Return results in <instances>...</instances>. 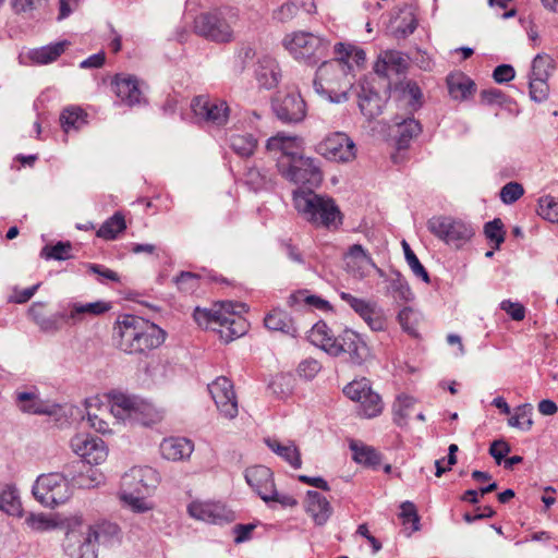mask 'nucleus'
Returning a JSON list of instances; mask_svg holds the SVG:
<instances>
[{"label": "nucleus", "instance_id": "obj_1", "mask_svg": "<svg viewBox=\"0 0 558 558\" xmlns=\"http://www.w3.org/2000/svg\"><path fill=\"white\" fill-rule=\"evenodd\" d=\"M118 348L128 354L146 355L166 340V331L142 317L125 315L114 328Z\"/></svg>", "mask_w": 558, "mask_h": 558}, {"label": "nucleus", "instance_id": "obj_2", "mask_svg": "<svg viewBox=\"0 0 558 558\" xmlns=\"http://www.w3.org/2000/svg\"><path fill=\"white\" fill-rule=\"evenodd\" d=\"M307 339L329 355L347 354L349 362L353 365H362L369 357L367 344L355 331L345 329L335 337L323 320L311 328Z\"/></svg>", "mask_w": 558, "mask_h": 558}, {"label": "nucleus", "instance_id": "obj_3", "mask_svg": "<svg viewBox=\"0 0 558 558\" xmlns=\"http://www.w3.org/2000/svg\"><path fill=\"white\" fill-rule=\"evenodd\" d=\"M352 66L343 57L324 61L316 71L314 89L330 102L341 104L348 100V93L353 86Z\"/></svg>", "mask_w": 558, "mask_h": 558}, {"label": "nucleus", "instance_id": "obj_4", "mask_svg": "<svg viewBox=\"0 0 558 558\" xmlns=\"http://www.w3.org/2000/svg\"><path fill=\"white\" fill-rule=\"evenodd\" d=\"M293 205L304 220L317 228L338 229L342 225L339 207L327 195L316 194L313 190H295Z\"/></svg>", "mask_w": 558, "mask_h": 558}, {"label": "nucleus", "instance_id": "obj_5", "mask_svg": "<svg viewBox=\"0 0 558 558\" xmlns=\"http://www.w3.org/2000/svg\"><path fill=\"white\" fill-rule=\"evenodd\" d=\"M120 529L109 521L97 522L88 527L86 534L70 532L66 534L64 550L70 558H97L96 544L109 546L119 541Z\"/></svg>", "mask_w": 558, "mask_h": 558}, {"label": "nucleus", "instance_id": "obj_6", "mask_svg": "<svg viewBox=\"0 0 558 558\" xmlns=\"http://www.w3.org/2000/svg\"><path fill=\"white\" fill-rule=\"evenodd\" d=\"M239 12L231 7H221L201 13L194 20V32L207 40L225 44L233 40V27Z\"/></svg>", "mask_w": 558, "mask_h": 558}, {"label": "nucleus", "instance_id": "obj_7", "mask_svg": "<svg viewBox=\"0 0 558 558\" xmlns=\"http://www.w3.org/2000/svg\"><path fill=\"white\" fill-rule=\"evenodd\" d=\"M290 54L307 65H315L328 56L329 40L308 32H294L283 38Z\"/></svg>", "mask_w": 558, "mask_h": 558}, {"label": "nucleus", "instance_id": "obj_8", "mask_svg": "<svg viewBox=\"0 0 558 558\" xmlns=\"http://www.w3.org/2000/svg\"><path fill=\"white\" fill-rule=\"evenodd\" d=\"M428 231L449 246L461 248L475 234L474 228L451 216H434L427 221Z\"/></svg>", "mask_w": 558, "mask_h": 558}, {"label": "nucleus", "instance_id": "obj_9", "mask_svg": "<svg viewBox=\"0 0 558 558\" xmlns=\"http://www.w3.org/2000/svg\"><path fill=\"white\" fill-rule=\"evenodd\" d=\"M33 494L46 507L53 508L68 501L72 495V488L65 469L62 473L52 472L38 476L33 486Z\"/></svg>", "mask_w": 558, "mask_h": 558}, {"label": "nucleus", "instance_id": "obj_10", "mask_svg": "<svg viewBox=\"0 0 558 558\" xmlns=\"http://www.w3.org/2000/svg\"><path fill=\"white\" fill-rule=\"evenodd\" d=\"M278 171L287 180L305 185V190H312L323 181V173L317 160L303 155L292 160H280Z\"/></svg>", "mask_w": 558, "mask_h": 558}, {"label": "nucleus", "instance_id": "obj_11", "mask_svg": "<svg viewBox=\"0 0 558 558\" xmlns=\"http://www.w3.org/2000/svg\"><path fill=\"white\" fill-rule=\"evenodd\" d=\"M221 307L223 312L222 319L218 324V332L220 338L228 343L246 333L247 323L241 314L246 312L247 308L244 303H234L232 301L221 302Z\"/></svg>", "mask_w": 558, "mask_h": 558}, {"label": "nucleus", "instance_id": "obj_12", "mask_svg": "<svg viewBox=\"0 0 558 558\" xmlns=\"http://www.w3.org/2000/svg\"><path fill=\"white\" fill-rule=\"evenodd\" d=\"M316 153L330 161L349 162L356 156L354 142L343 132L327 135L316 145Z\"/></svg>", "mask_w": 558, "mask_h": 558}, {"label": "nucleus", "instance_id": "obj_13", "mask_svg": "<svg viewBox=\"0 0 558 558\" xmlns=\"http://www.w3.org/2000/svg\"><path fill=\"white\" fill-rule=\"evenodd\" d=\"M192 111L199 121L223 126L228 122L230 108L226 101L199 95L191 102Z\"/></svg>", "mask_w": 558, "mask_h": 558}, {"label": "nucleus", "instance_id": "obj_14", "mask_svg": "<svg viewBox=\"0 0 558 558\" xmlns=\"http://www.w3.org/2000/svg\"><path fill=\"white\" fill-rule=\"evenodd\" d=\"M71 448L86 465L99 464L107 458L104 440L97 436L78 434L71 439Z\"/></svg>", "mask_w": 558, "mask_h": 558}, {"label": "nucleus", "instance_id": "obj_15", "mask_svg": "<svg viewBox=\"0 0 558 558\" xmlns=\"http://www.w3.org/2000/svg\"><path fill=\"white\" fill-rule=\"evenodd\" d=\"M208 390L217 409L223 416L231 420L238 415V401L229 378L225 376L216 378L208 385Z\"/></svg>", "mask_w": 558, "mask_h": 558}, {"label": "nucleus", "instance_id": "obj_16", "mask_svg": "<svg viewBox=\"0 0 558 558\" xmlns=\"http://www.w3.org/2000/svg\"><path fill=\"white\" fill-rule=\"evenodd\" d=\"M272 110L283 123L301 122L306 114V105L300 94L277 95L272 99Z\"/></svg>", "mask_w": 558, "mask_h": 558}, {"label": "nucleus", "instance_id": "obj_17", "mask_svg": "<svg viewBox=\"0 0 558 558\" xmlns=\"http://www.w3.org/2000/svg\"><path fill=\"white\" fill-rule=\"evenodd\" d=\"M159 483L156 470L150 466H134L122 476L121 489L149 495Z\"/></svg>", "mask_w": 558, "mask_h": 558}, {"label": "nucleus", "instance_id": "obj_18", "mask_svg": "<svg viewBox=\"0 0 558 558\" xmlns=\"http://www.w3.org/2000/svg\"><path fill=\"white\" fill-rule=\"evenodd\" d=\"M340 298L368 325L373 331H380L385 329L386 322L378 311L375 302L356 298L348 292H340Z\"/></svg>", "mask_w": 558, "mask_h": 558}, {"label": "nucleus", "instance_id": "obj_19", "mask_svg": "<svg viewBox=\"0 0 558 558\" xmlns=\"http://www.w3.org/2000/svg\"><path fill=\"white\" fill-rule=\"evenodd\" d=\"M64 469L71 488H94L104 480L100 472L89 465H86L83 461H74L66 464Z\"/></svg>", "mask_w": 558, "mask_h": 558}, {"label": "nucleus", "instance_id": "obj_20", "mask_svg": "<svg viewBox=\"0 0 558 558\" xmlns=\"http://www.w3.org/2000/svg\"><path fill=\"white\" fill-rule=\"evenodd\" d=\"M357 97L360 110L367 119H374L383 112L386 98L375 89L371 82L365 81L361 84Z\"/></svg>", "mask_w": 558, "mask_h": 558}, {"label": "nucleus", "instance_id": "obj_21", "mask_svg": "<svg viewBox=\"0 0 558 558\" xmlns=\"http://www.w3.org/2000/svg\"><path fill=\"white\" fill-rule=\"evenodd\" d=\"M246 483L257 493V495L267 501V496L275 487L272 472L265 465H255L245 471Z\"/></svg>", "mask_w": 558, "mask_h": 558}, {"label": "nucleus", "instance_id": "obj_22", "mask_svg": "<svg viewBox=\"0 0 558 558\" xmlns=\"http://www.w3.org/2000/svg\"><path fill=\"white\" fill-rule=\"evenodd\" d=\"M266 148L268 151H279L281 155L277 158V165L280 160H292L300 157V140L296 136H287L283 133L268 138Z\"/></svg>", "mask_w": 558, "mask_h": 558}, {"label": "nucleus", "instance_id": "obj_23", "mask_svg": "<svg viewBox=\"0 0 558 558\" xmlns=\"http://www.w3.org/2000/svg\"><path fill=\"white\" fill-rule=\"evenodd\" d=\"M45 304L35 302L28 310V316L44 332L54 333L59 331L64 323L65 313H56L52 315H45Z\"/></svg>", "mask_w": 558, "mask_h": 558}, {"label": "nucleus", "instance_id": "obj_24", "mask_svg": "<svg viewBox=\"0 0 558 558\" xmlns=\"http://www.w3.org/2000/svg\"><path fill=\"white\" fill-rule=\"evenodd\" d=\"M305 511L316 525H324L332 513L330 502L318 492L308 490L305 500Z\"/></svg>", "mask_w": 558, "mask_h": 558}, {"label": "nucleus", "instance_id": "obj_25", "mask_svg": "<svg viewBox=\"0 0 558 558\" xmlns=\"http://www.w3.org/2000/svg\"><path fill=\"white\" fill-rule=\"evenodd\" d=\"M112 88L121 101L128 106H134L141 102L142 92L134 76L117 74L112 82Z\"/></svg>", "mask_w": 558, "mask_h": 558}, {"label": "nucleus", "instance_id": "obj_26", "mask_svg": "<svg viewBox=\"0 0 558 558\" xmlns=\"http://www.w3.org/2000/svg\"><path fill=\"white\" fill-rule=\"evenodd\" d=\"M111 308V305L104 301L92 303H72L69 305V313H65L64 323L75 325L83 320L84 316H98L105 314Z\"/></svg>", "mask_w": 558, "mask_h": 558}, {"label": "nucleus", "instance_id": "obj_27", "mask_svg": "<svg viewBox=\"0 0 558 558\" xmlns=\"http://www.w3.org/2000/svg\"><path fill=\"white\" fill-rule=\"evenodd\" d=\"M447 87L453 100H468L476 90L475 83L462 72H454L447 76Z\"/></svg>", "mask_w": 558, "mask_h": 558}, {"label": "nucleus", "instance_id": "obj_28", "mask_svg": "<svg viewBox=\"0 0 558 558\" xmlns=\"http://www.w3.org/2000/svg\"><path fill=\"white\" fill-rule=\"evenodd\" d=\"M194 450L193 442L183 437H170L160 444L161 456L170 461H179L189 458Z\"/></svg>", "mask_w": 558, "mask_h": 558}, {"label": "nucleus", "instance_id": "obj_29", "mask_svg": "<svg viewBox=\"0 0 558 558\" xmlns=\"http://www.w3.org/2000/svg\"><path fill=\"white\" fill-rule=\"evenodd\" d=\"M264 325L271 331H280L292 338L299 336V329L290 314L280 308L270 311L264 318Z\"/></svg>", "mask_w": 558, "mask_h": 558}, {"label": "nucleus", "instance_id": "obj_30", "mask_svg": "<svg viewBox=\"0 0 558 558\" xmlns=\"http://www.w3.org/2000/svg\"><path fill=\"white\" fill-rule=\"evenodd\" d=\"M255 73L259 86L266 89L276 87L281 76L278 63L270 56H263L258 59Z\"/></svg>", "mask_w": 558, "mask_h": 558}, {"label": "nucleus", "instance_id": "obj_31", "mask_svg": "<svg viewBox=\"0 0 558 558\" xmlns=\"http://www.w3.org/2000/svg\"><path fill=\"white\" fill-rule=\"evenodd\" d=\"M348 268L359 278L367 276V267H375L372 256L363 248L361 244H353L345 254Z\"/></svg>", "mask_w": 558, "mask_h": 558}, {"label": "nucleus", "instance_id": "obj_32", "mask_svg": "<svg viewBox=\"0 0 558 558\" xmlns=\"http://www.w3.org/2000/svg\"><path fill=\"white\" fill-rule=\"evenodd\" d=\"M187 511L191 517L205 522L219 523L227 519L225 508L218 504L192 502Z\"/></svg>", "mask_w": 558, "mask_h": 558}, {"label": "nucleus", "instance_id": "obj_33", "mask_svg": "<svg viewBox=\"0 0 558 558\" xmlns=\"http://www.w3.org/2000/svg\"><path fill=\"white\" fill-rule=\"evenodd\" d=\"M137 403L136 401L123 393L116 395L111 403L112 415L121 421L137 420Z\"/></svg>", "mask_w": 558, "mask_h": 558}, {"label": "nucleus", "instance_id": "obj_34", "mask_svg": "<svg viewBox=\"0 0 558 558\" xmlns=\"http://www.w3.org/2000/svg\"><path fill=\"white\" fill-rule=\"evenodd\" d=\"M287 304L290 307L304 304L325 312L332 310L328 301L322 299L320 296L310 294L308 290H299L294 293H291L287 300Z\"/></svg>", "mask_w": 558, "mask_h": 558}, {"label": "nucleus", "instance_id": "obj_35", "mask_svg": "<svg viewBox=\"0 0 558 558\" xmlns=\"http://www.w3.org/2000/svg\"><path fill=\"white\" fill-rule=\"evenodd\" d=\"M350 449L355 462L377 470L381 464V454L373 447L352 442Z\"/></svg>", "mask_w": 558, "mask_h": 558}, {"label": "nucleus", "instance_id": "obj_36", "mask_svg": "<svg viewBox=\"0 0 558 558\" xmlns=\"http://www.w3.org/2000/svg\"><path fill=\"white\" fill-rule=\"evenodd\" d=\"M398 126V147L399 149L408 148L409 143L412 138L416 137L422 132V126L417 120L413 117L403 119L402 121L395 120Z\"/></svg>", "mask_w": 558, "mask_h": 558}, {"label": "nucleus", "instance_id": "obj_37", "mask_svg": "<svg viewBox=\"0 0 558 558\" xmlns=\"http://www.w3.org/2000/svg\"><path fill=\"white\" fill-rule=\"evenodd\" d=\"M15 402L19 409L24 413L31 414H48L50 413L38 396L32 391H17L15 393Z\"/></svg>", "mask_w": 558, "mask_h": 558}, {"label": "nucleus", "instance_id": "obj_38", "mask_svg": "<svg viewBox=\"0 0 558 558\" xmlns=\"http://www.w3.org/2000/svg\"><path fill=\"white\" fill-rule=\"evenodd\" d=\"M0 510L10 515H21L22 505L14 486L0 485Z\"/></svg>", "mask_w": 558, "mask_h": 558}, {"label": "nucleus", "instance_id": "obj_39", "mask_svg": "<svg viewBox=\"0 0 558 558\" xmlns=\"http://www.w3.org/2000/svg\"><path fill=\"white\" fill-rule=\"evenodd\" d=\"M265 442L269 449L284 459L292 468H301V456L293 442H290L289 445H281L277 439L271 438H267Z\"/></svg>", "mask_w": 558, "mask_h": 558}, {"label": "nucleus", "instance_id": "obj_40", "mask_svg": "<svg viewBox=\"0 0 558 558\" xmlns=\"http://www.w3.org/2000/svg\"><path fill=\"white\" fill-rule=\"evenodd\" d=\"M388 281V292H390L396 300L409 302L413 300V293L409 287L408 281L398 270H392Z\"/></svg>", "mask_w": 558, "mask_h": 558}, {"label": "nucleus", "instance_id": "obj_41", "mask_svg": "<svg viewBox=\"0 0 558 558\" xmlns=\"http://www.w3.org/2000/svg\"><path fill=\"white\" fill-rule=\"evenodd\" d=\"M66 41H60L53 45H48L40 47L38 49H34L29 52V58L32 61L38 64H48L57 60L61 53H63Z\"/></svg>", "mask_w": 558, "mask_h": 558}, {"label": "nucleus", "instance_id": "obj_42", "mask_svg": "<svg viewBox=\"0 0 558 558\" xmlns=\"http://www.w3.org/2000/svg\"><path fill=\"white\" fill-rule=\"evenodd\" d=\"M231 149L241 157H250L257 147V140L250 133L232 134L229 137Z\"/></svg>", "mask_w": 558, "mask_h": 558}, {"label": "nucleus", "instance_id": "obj_43", "mask_svg": "<svg viewBox=\"0 0 558 558\" xmlns=\"http://www.w3.org/2000/svg\"><path fill=\"white\" fill-rule=\"evenodd\" d=\"M245 184L257 192L272 186V178L268 170L251 167L244 175Z\"/></svg>", "mask_w": 558, "mask_h": 558}, {"label": "nucleus", "instance_id": "obj_44", "mask_svg": "<svg viewBox=\"0 0 558 558\" xmlns=\"http://www.w3.org/2000/svg\"><path fill=\"white\" fill-rule=\"evenodd\" d=\"M222 312L223 310L221 307L220 302L218 304H215V306L211 310H202L197 307L194 311L193 317L201 327L211 328L218 331L217 326L218 324H220V319H222Z\"/></svg>", "mask_w": 558, "mask_h": 558}, {"label": "nucleus", "instance_id": "obj_45", "mask_svg": "<svg viewBox=\"0 0 558 558\" xmlns=\"http://www.w3.org/2000/svg\"><path fill=\"white\" fill-rule=\"evenodd\" d=\"M422 90L417 83L408 81L401 84V97L400 100L407 104L410 112L417 110L422 106Z\"/></svg>", "mask_w": 558, "mask_h": 558}, {"label": "nucleus", "instance_id": "obj_46", "mask_svg": "<svg viewBox=\"0 0 558 558\" xmlns=\"http://www.w3.org/2000/svg\"><path fill=\"white\" fill-rule=\"evenodd\" d=\"M126 228L124 216L121 213H116L112 217L106 220L97 231V236L113 240L117 235Z\"/></svg>", "mask_w": 558, "mask_h": 558}, {"label": "nucleus", "instance_id": "obj_47", "mask_svg": "<svg viewBox=\"0 0 558 558\" xmlns=\"http://www.w3.org/2000/svg\"><path fill=\"white\" fill-rule=\"evenodd\" d=\"M146 496L128 489H121L120 493L121 501L136 513H144L153 509V505L146 500Z\"/></svg>", "mask_w": 558, "mask_h": 558}, {"label": "nucleus", "instance_id": "obj_48", "mask_svg": "<svg viewBox=\"0 0 558 558\" xmlns=\"http://www.w3.org/2000/svg\"><path fill=\"white\" fill-rule=\"evenodd\" d=\"M85 116L84 111L80 108L71 107L64 109L60 116L63 130L69 132L71 129H81L86 123Z\"/></svg>", "mask_w": 558, "mask_h": 558}, {"label": "nucleus", "instance_id": "obj_49", "mask_svg": "<svg viewBox=\"0 0 558 558\" xmlns=\"http://www.w3.org/2000/svg\"><path fill=\"white\" fill-rule=\"evenodd\" d=\"M554 69V59L549 54L538 53L532 61V70L530 75L548 80Z\"/></svg>", "mask_w": 558, "mask_h": 558}, {"label": "nucleus", "instance_id": "obj_50", "mask_svg": "<svg viewBox=\"0 0 558 558\" xmlns=\"http://www.w3.org/2000/svg\"><path fill=\"white\" fill-rule=\"evenodd\" d=\"M533 408L531 404H522L515 409L514 414L508 420V424L523 430H530L533 425Z\"/></svg>", "mask_w": 558, "mask_h": 558}, {"label": "nucleus", "instance_id": "obj_51", "mask_svg": "<svg viewBox=\"0 0 558 558\" xmlns=\"http://www.w3.org/2000/svg\"><path fill=\"white\" fill-rule=\"evenodd\" d=\"M72 244L70 242H58L54 245H45L40 256L45 259L65 260L72 257Z\"/></svg>", "mask_w": 558, "mask_h": 558}, {"label": "nucleus", "instance_id": "obj_52", "mask_svg": "<svg viewBox=\"0 0 558 558\" xmlns=\"http://www.w3.org/2000/svg\"><path fill=\"white\" fill-rule=\"evenodd\" d=\"M359 403L361 404V411L365 417H374L383 410L381 399L372 388Z\"/></svg>", "mask_w": 558, "mask_h": 558}, {"label": "nucleus", "instance_id": "obj_53", "mask_svg": "<svg viewBox=\"0 0 558 558\" xmlns=\"http://www.w3.org/2000/svg\"><path fill=\"white\" fill-rule=\"evenodd\" d=\"M484 234L489 241L495 243V248L498 250L504 243L506 235L501 219L495 218L486 222L484 226Z\"/></svg>", "mask_w": 558, "mask_h": 558}, {"label": "nucleus", "instance_id": "obj_54", "mask_svg": "<svg viewBox=\"0 0 558 558\" xmlns=\"http://www.w3.org/2000/svg\"><path fill=\"white\" fill-rule=\"evenodd\" d=\"M402 247L404 251V256H405L407 263H408L409 267L411 268V270L413 271V274L416 277L421 278L424 282L428 283L429 275H428L427 270L425 269V267L418 260L415 253L411 250L410 245L405 241H402Z\"/></svg>", "mask_w": 558, "mask_h": 558}, {"label": "nucleus", "instance_id": "obj_55", "mask_svg": "<svg viewBox=\"0 0 558 558\" xmlns=\"http://www.w3.org/2000/svg\"><path fill=\"white\" fill-rule=\"evenodd\" d=\"M335 54L337 57H343L344 61L348 63L349 59H352L356 65L364 63L366 59L364 50L342 43H338L335 46Z\"/></svg>", "mask_w": 558, "mask_h": 558}, {"label": "nucleus", "instance_id": "obj_56", "mask_svg": "<svg viewBox=\"0 0 558 558\" xmlns=\"http://www.w3.org/2000/svg\"><path fill=\"white\" fill-rule=\"evenodd\" d=\"M371 383L366 378L353 380L343 388V393L353 401L360 402L371 389Z\"/></svg>", "mask_w": 558, "mask_h": 558}, {"label": "nucleus", "instance_id": "obj_57", "mask_svg": "<svg viewBox=\"0 0 558 558\" xmlns=\"http://www.w3.org/2000/svg\"><path fill=\"white\" fill-rule=\"evenodd\" d=\"M401 13L403 16L396 28V35L398 38H405L416 29L417 19L411 9H403Z\"/></svg>", "mask_w": 558, "mask_h": 558}, {"label": "nucleus", "instance_id": "obj_58", "mask_svg": "<svg viewBox=\"0 0 558 558\" xmlns=\"http://www.w3.org/2000/svg\"><path fill=\"white\" fill-rule=\"evenodd\" d=\"M530 97L536 102H543L548 97V84L547 78H541L537 76L530 75Z\"/></svg>", "mask_w": 558, "mask_h": 558}, {"label": "nucleus", "instance_id": "obj_59", "mask_svg": "<svg viewBox=\"0 0 558 558\" xmlns=\"http://www.w3.org/2000/svg\"><path fill=\"white\" fill-rule=\"evenodd\" d=\"M25 524L33 531L45 532L56 527L54 521L44 513H29Z\"/></svg>", "mask_w": 558, "mask_h": 558}, {"label": "nucleus", "instance_id": "obj_60", "mask_svg": "<svg viewBox=\"0 0 558 558\" xmlns=\"http://www.w3.org/2000/svg\"><path fill=\"white\" fill-rule=\"evenodd\" d=\"M173 280L181 291L192 293L198 288L199 276L194 272L182 271Z\"/></svg>", "mask_w": 558, "mask_h": 558}, {"label": "nucleus", "instance_id": "obj_61", "mask_svg": "<svg viewBox=\"0 0 558 558\" xmlns=\"http://www.w3.org/2000/svg\"><path fill=\"white\" fill-rule=\"evenodd\" d=\"M299 12V3L295 0L288 1L274 11V20L280 23H287L296 16Z\"/></svg>", "mask_w": 558, "mask_h": 558}, {"label": "nucleus", "instance_id": "obj_62", "mask_svg": "<svg viewBox=\"0 0 558 558\" xmlns=\"http://www.w3.org/2000/svg\"><path fill=\"white\" fill-rule=\"evenodd\" d=\"M524 193L523 186L518 182H508L501 187L500 198L505 204L517 202Z\"/></svg>", "mask_w": 558, "mask_h": 558}, {"label": "nucleus", "instance_id": "obj_63", "mask_svg": "<svg viewBox=\"0 0 558 558\" xmlns=\"http://www.w3.org/2000/svg\"><path fill=\"white\" fill-rule=\"evenodd\" d=\"M480 98L481 104L486 106H502L507 100V96L500 89L497 88L483 89L480 94Z\"/></svg>", "mask_w": 558, "mask_h": 558}, {"label": "nucleus", "instance_id": "obj_64", "mask_svg": "<svg viewBox=\"0 0 558 558\" xmlns=\"http://www.w3.org/2000/svg\"><path fill=\"white\" fill-rule=\"evenodd\" d=\"M320 369V363L315 359L308 357L299 364L298 373L301 377L313 379Z\"/></svg>", "mask_w": 558, "mask_h": 558}]
</instances>
